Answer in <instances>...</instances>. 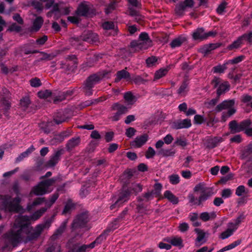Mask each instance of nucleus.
<instances>
[{"mask_svg": "<svg viewBox=\"0 0 252 252\" xmlns=\"http://www.w3.org/2000/svg\"><path fill=\"white\" fill-rule=\"evenodd\" d=\"M17 230H12L3 235V238L15 245L19 242H23L27 243L33 240H36L41 235V232L35 226L32 230L30 227V218L29 216H21L15 221Z\"/></svg>", "mask_w": 252, "mask_h": 252, "instance_id": "1", "label": "nucleus"}, {"mask_svg": "<svg viewBox=\"0 0 252 252\" xmlns=\"http://www.w3.org/2000/svg\"><path fill=\"white\" fill-rule=\"evenodd\" d=\"M21 199L19 197L14 198L12 200L11 196L9 195H0V204L2 209L5 212H21L23 209L19 203Z\"/></svg>", "mask_w": 252, "mask_h": 252, "instance_id": "2", "label": "nucleus"}, {"mask_svg": "<svg viewBox=\"0 0 252 252\" xmlns=\"http://www.w3.org/2000/svg\"><path fill=\"white\" fill-rule=\"evenodd\" d=\"M61 180V179L59 176H55L49 179L43 180L33 187L32 191L36 195H43L50 193L53 190L52 189H50V187L56 182H60Z\"/></svg>", "mask_w": 252, "mask_h": 252, "instance_id": "3", "label": "nucleus"}, {"mask_svg": "<svg viewBox=\"0 0 252 252\" xmlns=\"http://www.w3.org/2000/svg\"><path fill=\"white\" fill-rule=\"evenodd\" d=\"M101 77L97 74H93L88 76L83 82L81 88L86 96H90L93 94L94 86L99 83Z\"/></svg>", "mask_w": 252, "mask_h": 252, "instance_id": "4", "label": "nucleus"}, {"mask_svg": "<svg viewBox=\"0 0 252 252\" xmlns=\"http://www.w3.org/2000/svg\"><path fill=\"white\" fill-rule=\"evenodd\" d=\"M89 220V212L88 211H83L78 214L71 223V232H75L78 229L87 227V224Z\"/></svg>", "mask_w": 252, "mask_h": 252, "instance_id": "5", "label": "nucleus"}, {"mask_svg": "<svg viewBox=\"0 0 252 252\" xmlns=\"http://www.w3.org/2000/svg\"><path fill=\"white\" fill-rule=\"evenodd\" d=\"M75 13L78 16L92 17L95 15V10L92 4L84 0L78 5Z\"/></svg>", "mask_w": 252, "mask_h": 252, "instance_id": "6", "label": "nucleus"}, {"mask_svg": "<svg viewBox=\"0 0 252 252\" xmlns=\"http://www.w3.org/2000/svg\"><path fill=\"white\" fill-rule=\"evenodd\" d=\"M249 124H250V122L245 121V120L240 123H238L236 120H233L229 122L228 126L231 133L234 134L243 131V129L249 126Z\"/></svg>", "mask_w": 252, "mask_h": 252, "instance_id": "7", "label": "nucleus"}, {"mask_svg": "<svg viewBox=\"0 0 252 252\" xmlns=\"http://www.w3.org/2000/svg\"><path fill=\"white\" fill-rule=\"evenodd\" d=\"M162 189V185L160 183H156L154 186V189L151 191H148L147 192L140 195V197L138 198L139 200H142L143 198L146 201H151L153 199L154 195L158 196Z\"/></svg>", "mask_w": 252, "mask_h": 252, "instance_id": "8", "label": "nucleus"}, {"mask_svg": "<svg viewBox=\"0 0 252 252\" xmlns=\"http://www.w3.org/2000/svg\"><path fill=\"white\" fill-rule=\"evenodd\" d=\"M194 2L193 0H185L177 4L175 8V11L177 15L182 16L184 15V12L187 8H192L194 6Z\"/></svg>", "mask_w": 252, "mask_h": 252, "instance_id": "9", "label": "nucleus"}, {"mask_svg": "<svg viewBox=\"0 0 252 252\" xmlns=\"http://www.w3.org/2000/svg\"><path fill=\"white\" fill-rule=\"evenodd\" d=\"M82 37L83 41L89 43L93 44L99 42L98 35L91 30L84 31L82 33Z\"/></svg>", "mask_w": 252, "mask_h": 252, "instance_id": "10", "label": "nucleus"}, {"mask_svg": "<svg viewBox=\"0 0 252 252\" xmlns=\"http://www.w3.org/2000/svg\"><path fill=\"white\" fill-rule=\"evenodd\" d=\"M63 149H60L55 151L53 154L50 157L49 160L47 161L46 165L49 167L55 166L60 159V157L63 154Z\"/></svg>", "mask_w": 252, "mask_h": 252, "instance_id": "11", "label": "nucleus"}, {"mask_svg": "<svg viewBox=\"0 0 252 252\" xmlns=\"http://www.w3.org/2000/svg\"><path fill=\"white\" fill-rule=\"evenodd\" d=\"M75 237L70 239L67 244L69 247V252H85V247L84 245H79V243H74Z\"/></svg>", "mask_w": 252, "mask_h": 252, "instance_id": "12", "label": "nucleus"}, {"mask_svg": "<svg viewBox=\"0 0 252 252\" xmlns=\"http://www.w3.org/2000/svg\"><path fill=\"white\" fill-rule=\"evenodd\" d=\"M191 126V123L190 120L186 119L173 122L171 127L173 129H179L182 128H188L190 127Z\"/></svg>", "mask_w": 252, "mask_h": 252, "instance_id": "13", "label": "nucleus"}, {"mask_svg": "<svg viewBox=\"0 0 252 252\" xmlns=\"http://www.w3.org/2000/svg\"><path fill=\"white\" fill-rule=\"evenodd\" d=\"M214 193L213 188H207L206 191H202V193L198 197L197 201L194 204L198 206L202 205V203L208 200Z\"/></svg>", "mask_w": 252, "mask_h": 252, "instance_id": "14", "label": "nucleus"}, {"mask_svg": "<svg viewBox=\"0 0 252 252\" xmlns=\"http://www.w3.org/2000/svg\"><path fill=\"white\" fill-rule=\"evenodd\" d=\"M149 136L147 134H144L137 136L135 139L131 142L130 145L134 148H140L144 145L148 140Z\"/></svg>", "mask_w": 252, "mask_h": 252, "instance_id": "15", "label": "nucleus"}, {"mask_svg": "<svg viewBox=\"0 0 252 252\" xmlns=\"http://www.w3.org/2000/svg\"><path fill=\"white\" fill-rule=\"evenodd\" d=\"M235 103L234 99L225 100L217 105L215 111L217 112L221 111L223 110L227 109L232 107Z\"/></svg>", "mask_w": 252, "mask_h": 252, "instance_id": "16", "label": "nucleus"}, {"mask_svg": "<svg viewBox=\"0 0 252 252\" xmlns=\"http://www.w3.org/2000/svg\"><path fill=\"white\" fill-rule=\"evenodd\" d=\"M252 154V142L248 144L246 148L242 151L241 158L242 159H247V161L252 160L251 155Z\"/></svg>", "mask_w": 252, "mask_h": 252, "instance_id": "17", "label": "nucleus"}, {"mask_svg": "<svg viewBox=\"0 0 252 252\" xmlns=\"http://www.w3.org/2000/svg\"><path fill=\"white\" fill-rule=\"evenodd\" d=\"M81 142L79 136L74 137L69 139L65 145L66 150L71 151L73 148L78 146Z\"/></svg>", "mask_w": 252, "mask_h": 252, "instance_id": "18", "label": "nucleus"}, {"mask_svg": "<svg viewBox=\"0 0 252 252\" xmlns=\"http://www.w3.org/2000/svg\"><path fill=\"white\" fill-rule=\"evenodd\" d=\"M131 194V191L129 189H124L120 193L118 200H117L119 204L122 205L123 203L127 201Z\"/></svg>", "mask_w": 252, "mask_h": 252, "instance_id": "19", "label": "nucleus"}, {"mask_svg": "<svg viewBox=\"0 0 252 252\" xmlns=\"http://www.w3.org/2000/svg\"><path fill=\"white\" fill-rule=\"evenodd\" d=\"M67 220H64L62 222L59 227L56 229L54 233L52 235L51 238L52 240H55L58 239L64 232L66 226Z\"/></svg>", "mask_w": 252, "mask_h": 252, "instance_id": "20", "label": "nucleus"}, {"mask_svg": "<svg viewBox=\"0 0 252 252\" xmlns=\"http://www.w3.org/2000/svg\"><path fill=\"white\" fill-rule=\"evenodd\" d=\"M34 41L33 40H32L30 43L25 44L21 47V51L25 55L39 53L38 50L33 49L31 48V46L32 44H34Z\"/></svg>", "mask_w": 252, "mask_h": 252, "instance_id": "21", "label": "nucleus"}, {"mask_svg": "<svg viewBox=\"0 0 252 252\" xmlns=\"http://www.w3.org/2000/svg\"><path fill=\"white\" fill-rule=\"evenodd\" d=\"M223 139L221 137H215L213 138L208 139L206 142V147L209 149H213L222 142Z\"/></svg>", "mask_w": 252, "mask_h": 252, "instance_id": "22", "label": "nucleus"}, {"mask_svg": "<svg viewBox=\"0 0 252 252\" xmlns=\"http://www.w3.org/2000/svg\"><path fill=\"white\" fill-rule=\"evenodd\" d=\"M187 41V38L186 36L181 35L174 39L170 43V46L173 49L179 47Z\"/></svg>", "mask_w": 252, "mask_h": 252, "instance_id": "23", "label": "nucleus"}, {"mask_svg": "<svg viewBox=\"0 0 252 252\" xmlns=\"http://www.w3.org/2000/svg\"><path fill=\"white\" fill-rule=\"evenodd\" d=\"M139 38L140 40V42L142 43V45L144 44H146V47H144L145 49L152 46V41L150 38L149 34L147 32H141L139 36Z\"/></svg>", "mask_w": 252, "mask_h": 252, "instance_id": "24", "label": "nucleus"}, {"mask_svg": "<svg viewBox=\"0 0 252 252\" xmlns=\"http://www.w3.org/2000/svg\"><path fill=\"white\" fill-rule=\"evenodd\" d=\"M203 28H198L192 33V36L194 40H200L201 41L205 40V32Z\"/></svg>", "mask_w": 252, "mask_h": 252, "instance_id": "25", "label": "nucleus"}, {"mask_svg": "<svg viewBox=\"0 0 252 252\" xmlns=\"http://www.w3.org/2000/svg\"><path fill=\"white\" fill-rule=\"evenodd\" d=\"M130 79V73L125 69H122L118 71L116 73V77L115 79V82H118L122 79Z\"/></svg>", "mask_w": 252, "mask_h": 252, "instance_id": "26", "label": "nucleus"}, {"mask_svg": "<svg viewBox=\"0 0 252 252\" xmlns=\"http://www.w3.org/2000/svg\"><path fill=\"white\" fill-rule=\"evenodd\" d=\"M194 231L197 234L195 244L196 246H200L206 242L205 241H203L205 237V234L202 230L198 228H195Z\"/></svg>", "mask_w": 252, "mask_h": 252, "instance_id": "27", "label": "nucleus"}, {"mask_svg": "<svg viewBox=\"0 0 252 252\" xmlns=\"http://www.w3.org/2000/svg\"><path fill=\"white\" fill-rule=\"evenodd\" d=\"M139 197H140V196L137 197V200L138 203L136 205V209L138 213H143L147 210V206L145 204V203L148 202L149 201H146L142 198V199L143 200L140 201L138 199Z\"/></svg>", "mask_w": 252, "mask_h": 252, "instance_id": "28", "label": "nucleus"}, {"mask_svg": "<svg viewBox=\"0 0 252 252\" xmlns=\"http://www.w3.org/2000/svg\"><path fill=\"white\" fill-rule=\"evenodd\" d=\"M53 221V216L46 220L41 223L38 224L36 226L37 228L42 233L44 229H48Z\"/></svg>", "mask_w": 252, "mask_h": 252, "instance_id": "29", "label": "nucleus"}, {"mask_svg": "<svg viewBox=\"0 0 252 252\" xmlns=\"http://www.w3.org/2000/svg\"><path fill=\"white\" fill-rule=\"evenodd\" d=\"M113 110H117V112L121 116L126 114L128 112V107L123 105H121L119 103H115L112 106Z\"/></svg>", "mask_w": 252, "mask_h": 252, "instance_id": "30", "label": "nucleus"}, {"mask_svg": "<svg viewBox=\"0 0 252 252\" xmlns=\"http://www.w3.org/2000/svg\"><path fill=\"white\" fill-rule=\"evenodd\" d=\"M229 84L228 82H224L220 84L217 90V95L220 97V95L229 90Z\"/></svg>", "mask_w": 252, "mask_h": 252, "instance_id": "31", "label": "nucleus"}, {"mask_svg": "<svg viewBox=\"0 0 252 252\" xmlns=\"http://www.w3.org/2000/svg\"><path fill=\"white\" fill-rule=\"evenodd\" d=\"M164 196L165 198H167L173 204H177L179 202L178 198L174 195L170 190H166L164 192Z\"/></svg>", "mask_w": 252, "mask_h": 252, "instance_id": "32", "label": "nucleus"}, {"mask_svg": "<svg viewBox=\"0 0 252 252\" xmlns=\"http://www.w3.org/2000/svg\"><path fill=\"white\" fill-rule=\"evenodd\" d=\"M43 23V19L41 16L36 17L33 22L32 30L37 32L42 27Z\"/></svg>", "mask_w": 252, "mask_h": 252, "instance_id": "33", "label": "nucleus"}, {"mask_svg": "<svg viewBox=\"0 0 252 252\" xmlns=\"http://www.w3.org/2000/svg\"><path fill=\"white\" fill-rule=\"evenodd\" d=\"M124 98L128 105H133L137 100V98L131 92H127L124 94Z\"/></svg>", "mask_w": 252, "mask_h": 252, "instance_id": "34", "label": "nucleus"}, {"mask_svg": "<svg viewBox=\"0 0 252 252\" xmlns=\"http://www.w3.org/2000/svg\"><path fill=\"white\" fill-rule=\"evenodd\" d=\"M36 177V173L33 171L25 172L22 176V178L26 182H32Z\"/></svg>", "mask_w": 252, "mask_h": 252, "instance_id": "35", "label": "nucleus"}, {"mask_svg": "<svg viewBox=\"0 0 252 252\" xmlns=\"http://www.w3.org/2000/svg\"><path fill=\"white\" fill-rule=\"evenodd\" d=\"M45 201V197H38L36 198L31 203L28 205L27 209L28 211H31L33 207L37 205H40Z\"/></svg>", "mask_w": 252, "mask_h": 252, "instance_id": "36", "label": "nucleus"}, {"mask_svg": "<svg viewBox=\"0 0 252 252\" xmlns=\"http://www.w3.org/2000/svg\"><path fill=\"white\" fill-rule=\"evenodd\" d=\"M69 41L72 46H77L80 45L83 41L82 34L79 36H72L69 38Z\"/></svg>", "mask_w": 252, "mask_h": 252, "instance_id": "37", "label": "nucleus"}, {"mask_svg": "<svg viewBox=\"0 0 252 252\" xmlns=\"http://www.w3.org/2000/svg\"><path fill=\"white\" fill-rule=\"evenodd\" d=\"M66 121V118L63 112L57 113L53 119L54 122L57 125H60Z\"/></svg>", "mask_w": 252, "mask_h": 252, "instance_id": "38", "label": "nucleus"}, {"mask_svg": "<svg viewBox=\"0 0 252 252\" xmlns=\"http://www.w3.org/2000/svg\"><path fill=\"white\" fill-rule=\"evenodd\" d=\"M236 112V109L231 107L230 108H228V110L226 112H223L221 116V121L225 122L227 119L232 116L233 114H234Z\"/></svg>", "mask_w": 252, "mask_h": 252, "instance_id": "39", "label": "nucleus"}, {"mask_svg": "<svg viewBox=\"0 0 252 252\" xmlns=\"http://www.w3.org/2000/svg\"><path fill=\"white\" fill-rule=\"evenodd\" d=\"M38 96L41 98H46L51 96H55V93H52L50 90H45L39 91L38 92Z\"/></svg>", "mask_w": 252, "mask_h": 252, "instance_id": "40", "label": "nucleus"}, {"mask_svg": "<svg viewBox=\"0 0 252 252\" xmlns=\"http://www.w3.org/2000/svg\"><path fill=\"white\" fill-rule=\"evenodd\" d=\"M110 232V230L107 229L103 231L99 236H98L94 240V243H96V245L101 244L104 240L106 239L108 236V233Z\"/></svg>", "mask_w": 252, "mask_h": 252, "instance_id": "41", "label": "nucleus"}, {"mask_svg": "<svg viewBox=\"0 0 252 252\" xmlns=\"http://www.w3.org/2000/svg\"><path fill=\"white\" fill-rule=\"evenodd\" d=\"M168 71V68H162L157 71L154 75V80L159 79L165 76Z\"/></svg>", "mask_w": 252, "mask_h": 252, "instance_id": "42", "label": "nucleus"}, {"mask_svg": "<svg viewBox=\"0 0 252 252\" xmlns=\"http://www.w3.org/2000/svg\"><path fill=\"white\" fill-rule=\"evenodd\" d=\"M20 104L22 109L25 111L31 104V100L28 96H26L21 99Z\"/></svg>", "mask_w": 252, "mask_h": 252, "instance_id": "43", "label": "nucleus"}, {"mask_svg": "<svg viewBox=\"0 0 252 252\" xmlns=\"http://www.w3.org/2000/svg\"><path fill=\"white\" fill-rule=\"evenodd\" d=\"M227 63L226 62L225 63H223V64H219L217 66H214L213 68V70L214 73H223L224 70L226 69L227 68Z\"/></svg>", "mask_w": 252, "mask_h": 252, "instance_id": "44", "label": "nucleus"}, {"mask_svg": "<svg viewBox=\"0 0 252 252\" xmlns=\"http://www.w3.org/2000/svg\"><path fill=\"white\" fill-rule=\"evenodd\" d=\"M131 191V193H134L137 195L139 192L142 190V186L138 184H132L131 187L128 188Z\"/></svg>", "mask_w": 252, "mask_h": 252, "instance_id": "45", "label": "nucleus"}, {"mask_svg": "<svg viewBox=\"0 0 252 252\" xmlns=\"http://www.w3.org/2000/svg\"><path fill=\"white\" fill-rule=\"evenodd\" d=\"M175 151L172 149H161L158 152L159 155H162L163 157L174 156Z\"/></svg>", "mask_w": 252, "mask_h": 252, "instance_id": "46", "label": "nucleus"}, {"mask_svg": "<svg viewBox=\"0 0 252 252\" xmlns=\"http://www.w3.org/2000/svg\"><path fill=\"white\" fill-rule=\"evenodd\" d=\"M189 83L187 80H184L179 89L177 90V94L180 95L184 94L187 91Z\"/></svg>", "mask_w": 252, "mask_h": 252, "instance_id": "47", "label": "nucleus"}, {"mask_svg": "<svg viewBox=\"0 0 252 252\" xmlns=\"http://www.w3.org/2000/svg\"><path fill=\"white\" fill-rule=\"evenodd\" d=\"M171 245L175 247L183 246V240L180 237H174L171 238V240L170 241Z\"/></svg>", "mask_w": 252, "mask_h": 252, "instance_id": "48", "label": "nucleus"}, {"mask_svg": "<svg viewBox=\"0 0 252 252\" xmlns=\"http://www.w3.org/2000/svg\"><path fill=\"white\" fill-rule=\"evenodd\" d=\"M206 121V119L203 115H195L194 117L193 123L196 125H201Z\"/></svg>", "mask_w": 252, "mask_h": 252, "instance_id": "49", "label": "nucleus"}, {"mask_svg": "<svg viewBox=\"0 0 252 252\" xmlns=\"http://www.w3.org/2000/svg\"><path fill=\"white\" fill-rule=\"evenodd\" d=\"M242 42L243 40L248 41L249 43H252V32H249L248 33H244L239 37Z\"/></svg>", "mask_w": 252, "mask_h": 252, "instance_id": "50", "label": "nucleus"}, {"mask_svg": "<svg viewBox=\"0 0 252 252\" xmlns=\"http://www.w3.org/2000/svg\"><path fill=\"white\" fill-rule=\"evenodd\" d=\"M247 193H248V191L246 190L245 187L243 185L238 186L236 189L235 194L238 196H241Z\"/></svg>", "mask_w": 252, "mask_h": 252, "instance_id": "51", "label": "nucleus"}, {"mask_svg": "<svg viewBox=\"0 0 252 252\" xmlns=\"http://www.w3.org/2000/svg\"><path fill=\"white\" fill-rule=\"evenodd\" d=\"M242 44V42L239 37L236 40L234 41L232 44L228 46L227 49L228 50H232L233 49L238 48Z\"/></svg>", "mask_w": 252, "mask_h": 252, "instance_id": "52", "label": "nucleus"}, {"mask_svg": "<svg viewBox=\"0 0 252 252\" xmlns=\"http://www.w3.org/2000/svg\"><path fill=\"white\" fill-rule=\"evenodd\" d=\"M158 58L155 56H151L146 60V63L148 67H152L156 65Z\"/></svg>", "mask_w": 252, "mask_h": 252, "instance_id": "53", "label": "nucleus"}, {"mask_svg": "<svg viewBox=\"0 0 252 252\" xmlns=\"http://www.w3.org/2000/svg\"><path fill=\"white\" fill-rule=\"evenodd\" d=\"M234 233V230H231L230 229L227 228L226 230L222 232L220 234V238L222 240H224L232 236Z\"/></svg>", "mask_w": 252, "mask_h": 252, "instance_id": "54", "label": "nucleus"}, {"mask_svg": "<svg viewBox=\"0 0 252 252\" xmlns=\"http://www.w3.org/2000/svg\"><path fill=\"white\" fill-rule=\"evenodd\" d=\"M53 97H54L53 101L55 104L66 99L65 94L63 92H60L57 95H56L55 94V96H53Z\"/></svg>", "mask_w": 252, "mask_h": 252, "instance_id": "55", "label": "nucleus"}, {"mask_svg": "<svg viewBox=\"0 0 252 252\" xmlns=\"http://www.w3.org/2000/svg\"><path fill=\"white\" fill-rule=\"evenodd\" d=\"M170 183L172 185H177L180 182V177L178 174H172L169 176Z\"/></svg>", "mask_w": 252, "mask_h": 252, "instance_id": "56", "label": "nucleus"}, {"mask_svg": "<svg viewBox=\"0 0 252 252\" xmlns=\"http://www.w3.org/2000/svg\"><path fill=\"white\" fill-rule=\"evenodd\" d=\"M103 29L106 31L113 30L115 28V25L113 22L106 21L102 24Z\"/></svg>", "mask_w": 252, "mask_h": 252, "instance_id": "57", "label": "nucleus"}, {"mask_svg": "<svg viewBox=\"0 0 252 252\" xmlns=\"http://www.w3.org/2000/svg\"><path fill=\"white\" fill-rule=\"evenodd\" d=\"M245 121H249L250 122V124H249L248 126H247L243 131H244L245 134H246L248 136H252V123L251 120L246 119Z\"/></svg>", "mask_w": 252, "mask_h": 252, "instance_id": "58", "label": "nucleus"}, {"mask_svg": "<svg viewBox=\"0 0 252 252\" xmlns=\"http://www.w3.org/2000/svg\"><path fill=\"white\" fill-rule=\"evenodd\" d=\"M10 95L9 91L6 88H3L0 93L1 99H9Z\"/></svg>", "mask_w": 252, "mask_h": 252, "instance_id": "59", "label": "nucleus"}, {"mask_svg": "<svg viewBox=\"0 0 252 252\" xmlns=\"http://www.w3.org/2000/svg\"><path fill=\"white\" fill-rule=\"evenodd\" d=\"M30 83L31 86L34 88L39 87L42 85L40 80L36 77L31 79L30 81Z\"/></svg>", "mask_w": 252, "mask_h": 252, "instance_id": "60", "label": "nucleus"}, {"mask_svg": "<svg viewBox=\"0 0 252 252\" xmlns=\"http://www.w3.org/2000/svg\"><path fill=\"white\" fill-rule=\"evenodd\" d=\"M245 59V56L241 55L227 62V64H236L240 63Z\"/></svg>", "mask_w": 252, "mask_h": 252, "instance_id": "61", "label": "nucleus"}, {"mask_svg": "<svg viewBox=\"0 0 252 252\" xmlns=\"http://www.w3.org/2000/svg\"><path fill=\"white\" fill-rule=\"evenodd\" d=\"M232 192L230 189H223L221 193V197L224 199L230 197L232 195Z\"/></svg>", "mask_w": 252, "mask_h": 252, "instance_id": "62", "label": "nucleus"}, {"mask_svg": "<svg viewBox=\"0 0 252 252\" xmlns=\"http://www.w3.org/2000/svg\"><path fill=\"white\" fill-rule=\"evenodd\" d=\"M227 3L225 1L221 2L217 8V12L219 14H222L226 7Z\"/></svg>", "mask_w": 252, "mask_h": 252, "instance_id": "63", "label": "nucleus"}, {"mask_svg": "<svg viewBox=\"0 0 252 252\" xmlns=\"http://www.w3.org/2000/svg\"><path fill=\"white\" fill-rule=\"evenodd\" d=\"M64 138L60 133L59 134L55 135L54 138L51 140V142L55 144L56 143H61L64 140Z\"/></svg>", "mask_w": 252, "mask_h": 252, "instance_id": "64", "label": "nucleus"}]
</instances>
